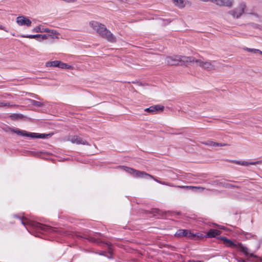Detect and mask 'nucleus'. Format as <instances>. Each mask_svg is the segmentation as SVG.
Masks as SVG:
<instances>
[{
	"label": "nucleus",
	"instance_id": "nucleus-1",
	"mask_svg": "<svg viewBox=\"0 0 262 262\" xmlns=\"http://www.w3.org/2000/svg\"><path fill=\"white\" fill-rule=\"evenodd\" d=\"M228 14L234 19H238L243 16L254 21L259 20L261 18L260 15L256 11L249 9L247 3L243 1L238 2L236 6L228 11Z\"/></svg>",
	"mask_w": 262,
	"mask_h": 262
},
{
	"label": "nucleus",
	"instance_id": "nucleus-2",
	"mask_svg": "<svg viewBox=\"0 0 262 262\" xmlns=\"http://www.w3.org/2000/svg\"><path fill=\"white\" fill-rule=\"evenodd\" d=\"M89 24L94 31L108 41L111 42L116 41V37L107 29L105 25L96 20H91Z\"/></svg>",
	"mask_w": 262,
	"mask_h": 262
},
{
	"label": "nucleus",
	"instance_id": "nucleus-3",
	"mask_svg": "<svg viewBox=\"0 0 262 262\" xmlns=\"http://www.w3.org/2000/svg\"><path fill=\"white\" fill-rule=\"evenodd\" d=\"M192 56H187L180 54H172L165 57V63L170 66H183L191 63Z\"/></svg>",
	"mask_w": 262,
	"mask_h": 262
},
{
	"label": "nucleus",
	"instance_id": "nucleus-4",
	"mask_svg": "<svg viewBox=\"0 0 262 262\" xmlns=\"http://www.w3.org/2000/svg\"><path fill=\"white\" fill-rule=\"evenodd\" d=\"M191 63L207 71L210 72L215 71L216 70V67L212 61L202 60L201 59L195 58L192 57Z\"/></svg>",
	"mask_w": 262,
	"mask_h": 262
},
{
	"label": "nucleus",
	"instance_id": "nucleus-5",
	"mask_svg": "<svg viewBox=\"0 0 262 262\" xmlns=\"http://www.w3.org/2000/svg\"><path fill=\"white\" fill-rule=\"evenodd\" d=\"M9 130L11 132H13L17 135L21 136H27L31 137L32 138H47L48 137H50L53 134H39V133H27L26 131L25 130H19L18 129H15V128H10Z\"/></svg>",
	"mask_w": 262,
	"mask_h": 262
},
{
	"label": "nucleus",
	"instance_id": "nucleus-6",
	"mask_svg": "<svg viewBox=\"0 0 262 262\" xmlns=\"http://www.w3.org/2000/svg\"><path fill=\"white\" fill-rule=\"evenodd\" d=\"M221 239L223 241V243L226 246L231 248H238L239 249L240 251L244 252L245 255H248L249 254L248 249L244 247L241 243H235L225 237H221Z\"/></svg>",
	"mask_w": 262,
	"mask_h": 262
},
{
	"label": "nucleus",
	"instance_id": "nucleus-7",
	"mask_svg": "<svg viewBox=\"0 0 262 262\" xmlns=\"http://www.w3.org/2000/svg\"><path fill=\"white\" fill-rule=\"evenodd\" d=\"M203 3H211L219 7H226L231 8L233 7L234 0H199Z\"/></svg>",
	"mask_w": 262,
	"mask_h": 262
},
{
	"label": "nucleus",
	"instance_id": "nucleus-8",
	"mask_svg": "<svg viewBox=\"0 0 262 262\" xmlns=\"http://www.w3.org/2000/svg\"><path fill=\"white\" fill-rule=\"evenodd\" d=\"M124 170H125L126 172L129 173L132 176L136 177V178H147L149 177L152 178V176L151 175L144 172V171H140L139 170H137L134 169H132L131 168L125 167L123 168Z\"/></svg>",
	"mask_w": 262,
	"mask_h": 262
},
{
	"label": "nucleus",
	"instance_id": "nucleus-9",
	"mask_svg": "<svg viewBox=\"0 0 262 262\" xmlns=\"http://www.w3.org/2000/svg\"><path fill=\"white\" fill-rule=\"evenodd\" d=\"M16 23L19 26L29 27L31 26L32 21L29 17L24 15H20L16 17Z\"/></svg>",
	"mask_w": 262,
	"mask_h": 262
},
{
	"label": "nucleus",
	"instance_id": "nucleus-10",
	"mask_svg": "<svg viewBox=\"0 0 262 262\" xmlns=\"http://www.w3.org/2000/svg\"><path fill=\"white\" fill-rule=\"evenodd\" d=\"M67 140L77 144H81L83 145H89V143L86 141L77 136H69L67 137Z\"/></svg>",
	"mask_w": 262,
	"mask_h": 262
},
{
	"label": "nucleus",
	"instance_id": "nucleus-11",
	"mask_svg": "<svg viewBox=\"0 0 262 262\" xmlns=\"http://www.w3.org/2000/svg\"><path fill=\"white\" fill-rule=\"evenodd\" d=\"M176 236L177 237L187 236L193 238L196 236V235L191 233L187 230L180 229L176 232Z\"/></svg>",
	"mask_w": 262,
	"mask_h": 262
},
{
	"label": "nucleus",
	"instance_id": "nucleus-12",
	"mask_svg": "<svg viewBox=\"0 0 262 262\" xmlns=\"http://www.w3.org/2000/svg\"><path fill=\"white\" fill-rule=\"evenodd\" d=\"M20 36L23 38H30V39H35V38H39L42 40L48 39L47 34H36V35H20Z\"/></svg>",
	"mask_w": 262,
	"mask_h": 262
},
{
	"label": "nucleus",
	"instance_id": "nucleus-13",
	"mask_svg": "<svg viewBox=\"0 0 262 262\" xmlns=\"http://www.w3.org/2000/svg\"><path fill=\"white\" fill-rule=\"evenodd\" d=\"M172 2L174 6L180 9L185 8L189 3L186 0H172Z\"/></svg>",
	"mask_w": 262,
	"mask_h": 262
},
{
	"label": "nucleus",
	"instance_id": "nucleus-14",
	"mask_svg": "<svg viewBox=\"0 0 262 262\" xmlns=\"http://www.w3.org/2000/svg\"><path fill=\"white\" fill-rule=\"evenodd\" d=\"M48 39H58L60 38V34L59 32L55 30H52L49 33L47 34Z\"/></svg>",
	"mask_w": 262,
	"mask_h": 262
},
{
	"label": "nucleus",
	"instance_id": "nucleus-15",
	"mask_svg": "<svg viewBox=\"0 0 262 262\" xmlns=\"http://www.w3.org/2000/svg\"><path fill=\"white\" fill-rule=\"evenodd\" d=\"M235 164L243 166H248L249 165H256L260 164V161H256L254 162H248L245 161H235L234 162Z\"/></svg>",
	"mask_w": 262,
	"mask_h": 262
},
{
	"label": "nucleus",
	"instance_id": "nucleus-16",
	"mask_svg": "<svg viewBox=\"0 0 262 262\" xmlns=\"http://www.w3.org/2000/svg\"><path fill=\"white\" fill-rule=\"evenodd\" d=\"M205 145L212 146V147H216V146H225L228 145L227 143H217L215 142L212 141H208L206 143H205Z\"/></svg>",
	"mask_w": 262,
	"mask_h": 262
},
{
	"label": "nucleus",
	"instance_id": "nucleus-17",
	"mask_svg": "<svg viewBox=\"0 0 262 262\" xmlns=\"http://www.w3.org/2000/svg\"><path fill=\"white\" fill-rule=\"evenodd\" d=\"M221 231L217 230L211 229L206 234L207 237H215L216 236L220 235Z\"/></svg>",
	"mask_w": 262,
	"mask_h": 262
},
{
	"label": "nucleus",
	"instance_id": "nucleus-18",
	"mask_svg": "<svg viewBox=\"0 0 262 262\" xmlns=\"http://www.w3.org/2000/svg\"><path fill=\"white\" fill-rule=\"evenodd\" d=\"M59 60L49 61L46 63V67H59Z\"/></svg>",
	"mask_w": 262,
	"mask_h": 262
},
{
	"label": "nucleus",
	"instance_id": "nucleus-19",
	"mask_svg": "<svg viewBox=\"0 0 262 262\" xmlns=\"http://www.w3.org/2000/svg\"><path fill=\"white\" fill-rule=\"evenodd\" d=\"M59 68L61 69H66V70H73L74 67L72 66L69 65L66 63L62 62L61 61L59 63Z\"/></svg>",
	"mask_w": 262,
	"mask_h": 262
},
{
	"label": "nucleus",
	"instance_id": "nucleus-20",
	"mask_svg": "<svg viewBox=\"0 0 262 262\" xmlns=\"http://www.w3.org/2000/svg\"><path fill=\"white\" fill-rule=\"evenodd\" d=\"M43 26L38 25L32 29V32L35 33H42Z\"/></svg>",
	"mask_w": 262,
	"mask_h": 262
},
{
	"label": "nucleus",
	"instance_id": "nucleus-21",
	"mask_svg": "<svg viewBox=\"0 0 262 262\" xmlns=\"http://www.w3.org/2000/svg\"><path fill=\"white\" fill-rule=\"evenodd\" d=\"M154 109L155 113L158 112H162L164 110V106L160 105H154Z\"/></svg>",
	"mask_w": 262,
	"mask_h": 262
},
{
	"label": "nucleus",
	"instance_id": "nucleus-22",
	"mask_svg": "<svg viewBox=\"0 0 262 262\" xmlns=\"http://www.w3.org/2000/svg\"><path fill=\"white\" fill-rule=\"evenodd\" d=\"M31 104L37 107H41L43 105V104L39 101L32 100L31 101Z\"/></svg>",
	"mask_w": 262,
	"mask_h": 262
},
{
	"label": "nucleus",
	"instance_id": "nucleus-23",
	"mask_svg": "<svg viewBox=\"0 0 262 262\" xmlns=\"http://www.w3.org/2000/svg\"><path fill=\"white\" fill-rule=\"evenodd\" d=\"M13 119H21L24 118V116L21 114H13L11 116Z\"/></svg>",
	"mask_w": 262,
	"mask_h": 262
},
{
	"label": "nucleus",
	"instance_id": "nucleus-24",
	"mask_svg": "<svg viewBox=\"0 0 262 262\" xmlns=\"http://www.w3.org/2000/svg\"><path fill=\"white\" fill-rule=\"evenodd\" d=\"M145 111L149 113H155L154 106H151L148 108L145 109Z\"/></svg>",
	"mask_w": 262,
	"mask_h": 262
},
{
	"label": "nucleus",
	"instance_id": "nucleus-25",
	"mask_svg": "<svg viewBox=\"0 0 262 262\" xmlns=\"http://www.w3.org/2000/svg\"><path fill=\"white\" fill-rule=\"evenodd\" d=\"M179 187L186 189H191V188H197L196 186H179Z\"/></svg>",
	"mask_w": 262,
	"mask_h": 262
},
{
	"label": "nucleus",
	"instance_id": "nucleus-26",
	"mask_svg": "<svg viewBox=\"0 0 262 262\" xmlns=\"http://www.w3.org/2000/svg\"><path fill=\"white\" fill-rule=\"evenodd\" d=\"M51 31H52V30L49 29V28H44L43 27L42 33L45 32V33H47V34H48V33H49L50 32H51Z\"/></svg>",
	"mask_w": 262,
	"mask_h": 262
},
{
	"label": "nucleus",
	"instance_id": "nucleus-27",
	"mask_svg": "<svg viewBox=\"0 0 262 262\" xmlns=\"http://www.w3.org/2000/svg\"><path fill=\"white\" fill-rule=\"evenodd\" d=\"M198 188H191V190H203L205 189V188L202 187H196Z\"/></svg>",
	"mask_w": 262,
	"mask_h": 262
},
{
	"label": "nucleus",
	"instance_id": "nucleus-28",
	"mask_svg": "<svg viewBox=\"0 0 262 262\" xmlns=\"http://www.w3.org/2000/svg\"><path fill=\"white\" fill-rule=\"evenodd\" d=\"M244 50L248 52H252V53H254V51H255V49H250V48H246L244 49Z\"/></svg>",
	"mask_w": 262,
	"mask_h": 262
},
{
	"label": "nucleus",
	"instance_id": "nucleus-29",
	"mask_svg": "<svg viewBox=\"0 0 262 262\" xmlns=\"http://www.w3.org/2000/svg\"><path fill=\"white\" fill-rule=\"evenodd\" d=\"M0 30H3L6 32H8V29L6 27L1 25H0Z\"/></svg>",
	"mask_w": 262,
	"mask_h": 262
},
{
	"label": "nucleus",
	"instance_id": "nucleus-30",
	"mask_svg": "<svg viewBox=\"0 0 262 262\" xmlns=\"http://www.w3.org/2000/svg\"><path fill=\"white\" fill-rule=\"evenodd\" d=\"M6 106H9V104H7V103H5L2 102H0V107H4Z\"/></svg>",
	"mask_w": 262,
	"mask_h": 262
},
{
	"label": "nucleus",
	"instance_id": "nucleus-31",
	"mask_svg": "<svg viewBox=\"0 0 262 262\" xmlns=\"http://www.w3.org/2000/svg\"><path fill=\"white\" fill-rule=\"evenodd\" d=\"M254 53H259V54L262 55V51H261L260 50H259L258 49H255V51H254Z\"/></svg>",
	"mask_w": 262,
	"mask_h": 262
},
{
	"label": "nucleus",
	"instance_id": "nucleus-32",
	"mask_svg": "<svg viewBox=\"0 0 262 262\" xmlns=\"http://www.w3.org/2000/svg\"><path fill=\"white\" fill-rule=\"evenodd\" d=\"M68 3H75L77 0H64Z\"/></svg>",
	"mask_w": 262,
	"mask_h": 262
},
{
	"label": "nucleus",
	"instance_id": "nucleus-33",
	"mask_svg": "<svg viewBox=\"0 0 262 262\" xmlns=\"http://www.w3.org/2000/svg\"><path fill=\"white\" fill-rule=\"evenodd\" d=\"M189 262H203L202 261L189 260Z\"/></svg>",
	"mask_w": 262,
	"mask_h": 262
},
{
	"label": "nucleus",
	"instance_id": "nucleus-34",
	"mask_svg": "<svg viewBox=\"0 0 262 262\" xmlns=\"http://www.w3.org/2000/svg\"><path fill=\"white\" fill-rule=\"evenodd\" d=\"M213 225L215 226L219 227L220 228H222V227H221L220 226H218L217 225H216L215 224H213Z\"/></svg>",
	"mask_w": 262,
	"mask_h": 262
},
{
	"label": "nucleus",
	"instance_id": "nucleus-35",
	"mask_svg": "<svg viewBox=\"0 0 262 262\" xmlns=\"http://www.w3.org/2000/svg\"><path fill=\"white\" fill-rule=\"evenodd\" d=\"M250 256L251 257L254 256V255H253V254H250Z\"/></svg>",
	"mask_w": 262,
	"mask_h": 262
},
{
	"label": "nucleus",
	"instance_id": "nucleus-36",
	"mask_svg": "<svg viewBox=\"0 0 262 262\" xmlns=\"http://www.w3.org/2000/svg\"><path fill=\"white\" fill-rule=\"evenodd\" d=\"M260 262H262V259H260Z\"/></svg>",
	"mask_w": 262,
	"mask_h": 262
},
{
	"label": "nucleus",
	"instance_id": "nucleus-37",
	"mask_svg": "<svg viewBox=\"0 0 262 262\" xmlns=\"http://www.w3.org/2000/svg\"><path fill=\"white\" fill-rule=\"evenodd\" d=\"M243 262H245V261H243Z\"/></svg>",
	"mask_w": 262,
	"mask_h": 262
}]
</instances>
